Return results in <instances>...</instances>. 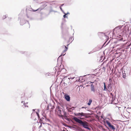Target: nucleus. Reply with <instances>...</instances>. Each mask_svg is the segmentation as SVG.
I'll return each mask as SVG.
<instances>
[{
  "label": "nucleus",
  "mask_w": 131,
  "mask_h": 131,
  "mask_svg": "<svg viewBox=\"0 0 131 131\" xmlns=\"http://www.w3.org/2000/svg\"><path fill=\"white\" fill-rule=\"evenodd\" d=\"M73 119L76 122L81 124L84 128L88 129H90V128L87 127L88 126V123L84 121V122L78 119L76 117H74L73 118Z\"/></svg>",
  "instance_id": "f257e3e1"
},
{
  "label": "nucleus",
  "mask_w": 131,
  "mask_h": 131,
  "mask_svg": "<svg viewBox=\"0 0 131 131\" xmlns=\"http://www.w3.org/2000/svg\"><path fill=\"white\" fill-rule=\"evenodd\" d=\"M105 122L107 124L110 128L112 129L114 131L115 130V127L113 125H112L108 121H106Z\"/></svg>",
  "instance_id": "f03ea898"
},
{
  "label": "nucleus",
  "mask_w": 131,
  "mask_h": 131,
  "mask_svg": "<svg viewBox=\"0 0 131 131\" xmlns=\"http://www.w3.org/2000/svg\"><path fill=\"white\" fill-rule=\"evenodd\" d=\"M65 98L67 101H70V97L69 95H65Z\"/></svg>",
  "instance_id": "7ed1b4c3"
},
{
  "label": "nucleus",
  "mask_w": 131,
  "mask_h": 131,
  "mask_svg": "<svg viewBox=\"0 0 131 131\" xmlns=\"http://www.w3.org/2000/svg\"><path fill=\"white\" fill-rule=\"evenodd\" d=\"M48 2H44L42 3V5L43 7H44L47 5Z\"/></svg>",
  "instance_id": "20e7f679"
},
{
  "label": "nucleus",
  "mask_w": 131,
  "mask_h": 131,
  "mask_svg": "<svg viewBox=\"0 0 131 131\" xmlns=\"http://www.w3.org/2000/svg\"><path fill=\"white\" fill-rule=\"evenodd\" d=\"M91 90L92 91L95 92V89L93 85L92 84L91 86Z\"/></svg>",
  "instance_id": "39448f33"
},
{
  "label": "nucleus",
  "mask_w": 131,
  "mask_h": 131,
  "mask_svg": "<svg viewBox=\"0 0 131 131\" xmlns=\"http://www.w3.org/2000/svg\"><path fill=\"white\" fill-rule=\"evenodd\" d=\"M122 27L121 26H119L117 27H116L114 29V30L120 29Z\"/></svg>",
  "instance_id": "423d86ee"
},
{
  "label": "nucleus",
  "mask_w": 131,
  "mask_h": 131,
  "mask_svg": "<svg viewBox=\"0 0 131 131\" xmlns=\"http://www.w3.org/2000/svg\"><path fill=\"white\" fill-rule=\"evenodd\" d=\"M92 102V100L91 99H90L89 100V101L88 103V105H91V103Z\"/></svg>",
  "instance_id": "0eeeda50"
},
{
  "label": "nucleus",
  "mask_w": 131,
  "mask_h": 131,
  "mask_svg": "<svg viewBox=\"0 0 131 131\" xmlns=\"http://www.w3.org/2000/svg\"><path fill=\"white\" fill-rule=\"evenodd\" d=\"M78 131H85L84 130L80 128H78L77 129Z\"/></svg>",
  "instance_id": "6e6552de"
},
{
  "label": "nucleus",
  "mask_w": 131,
  "mask_h": 131,
  "mask_svg": "<svg viewBox=\"0 0 131 131\" xmlns=\"http://www.w3.org/2000/svg\"><path fill=\"white\" fill-rule=\"evenodd\" d=\"M125 71H124V73H123V78L125 79L126 77V74L125 73Z\"/></svg>",
  "instance_id": "1a4fd4ad"
},
{
  "label": "nucleus",
  "mask_w": 131,
  "mask_h": 131,
  "mask_svg": "<svg viewBox=\"0 0 131 131\" xmlns=\"http://www.w3.org/2000/svg\"><path fill=\"white\" fill-rule=\"evenodd\" d=\"M104 91H105L106 90L107 88H106V85H105V82L104 83Z\"/></svg>",
  "instance_id": "9d476101"
},
{
  "label": "nucleus",
  "mask_w": 131,
  "mask_h": 131,
  "mask_svg": "<svg viewBox=\"0 0 131 131\" xmlns=\"http://www.w3.org/2000/svg\"><path fill=\"white\" fill-rule=\"evenodd\" d=\"M75 115L76 116H81V113H78L75 114Z\"/></svg>",
  "instance_id": "9b49d317"
},
{
  "label": "nucleus",
  "mask_w": 131,
  "mask_h": 131,
  "mask_svg": "<svg viewBox=\"0 0 131 131\" xmlns=\"http://www.w3.org/2000/svg\"><path fill=\"white\" fill-rule=\"evenodd\" d=\"M42 9H43V8H39L38 9H37L36 10H33V11L34 12L38 10H40V11H41L42 10Z\"/></svg>",
  "instance_id": "f8f14e48"
},
{
  "label": "nucleus",
  "mask_w": 131,
  "mask_h": 131,
  "mask_svg": "<svg viewBox=\"0 0 131 131\" xmlns=\"http://www.w3.org/2000/svg\"><path fill=\"white\" fill-rule=\"evenodd\" d=\"M66 48V49L64 50L63 52L64 53L67 50L68 48L66 47L65 46H64Z\"/></svg>",
  "instance_id": "ddd939ff"
},
{
  "label": "nucleus",
  "mask_w": 131,
  "mask_h": 131,
  "mask_svg": "<svg viewBox=\"0 0 131 131\" xmlns=\"http://www.w3.org/2000/svg\"><path fill=\"white\" fill-rule=\"evenodd\" d=\"M64 14H65V15H63V17L64 18H66V17H67L66 16V15H67L68 14H69V13H67L66 14L65 13H64Z\"/></svg>",
  "instance_id": "4468645a"
},
{
  "label": "nucleus",
  "mask_w": 131,
  "mask_h": 131,
  "mask_svg": "<svg viewBox=\"0 0 131 131\" xmlns=\"http://www.w3.org/2000/svg\"><path fill=\"white\" fill-rule=\"evenodd\" d=\"M58 113H59L61 115V111L59 109L58 111Z\"/></svg>",
  "instance_id": "2eb2a0df"
},
{
  "label": "nucleus",
  "mask_w": 131,
  "mask_h": 131,
  "mask_svg": "<svg viewBox=\"0 0 131 131\" xmlns=\"http://www.w3.org/2000/svg\"><path fill=\"white\" fill-rule=\"evenodd\" d=\"M85 116V114L84 113H81V116Z\"/></svg>",
  "instance_id": "dca6fc26"
},
{
  "label": "nucleus",
  "mask_w": 131,
  "mask_h": 131,
  "mask_svg": "<svg viewBox=\"0 0 131 131\" xmlns=\"http://www.w3.org/2000/svg\"><path fill=\"white\" fill-rule=\"evenodd\" d=\"M65 54H66V53H65L64 54H61V55L60 56H62V55L64 56V55Z\"/></svg>",
  "instance_id": "f3484780"
},
{
  "label": "nucleus",
  "mask_w": 131,
  "mask_h": 131,
  "mask_svg": "<svg viewBox=\"0 0 131 131\" xmlns=\"http://www.w3.org/2000/svg\"><path fill=\"white\" fill-rule=\"evenodd\" d=\"M24 105L25 106H27V107H28V105H26V104L25 103L24 104Z\"/></svg>",
  "instance_id": "a211bd4d"
},
{
  "label": "nucleus",
  "mask_w": 131,
  "mask_h": 131,
  "mask_svg": "<svg viewBox=\"0 0 131 131\" xmlns=\"http://www.w3.org/2000/svg\"><path fill=\"white\" fill-rule=\"evenodd\" d=\"M42 126V124H41V125L40 126H39V128H40V127Z\"/></svg>",
  "instance_id": "6ab92c4d"
},
{
  "label": "nucleus",
  "mask_w": 131,
  "mask_h": 131,
  "mask_svg": "<svg viewBox=\"0 0 131 131\" xmlns=\"http://www.w3.org/2000/svg\"><path fill=\"white\" fill-rule=\"evenodd\" d=\"M74 77L73 78H70V79H73L74 78Z\"/></svg>",
  "instance_id": "aec40b11"
},
{
  "label": "nucleus",
  "mask_w": 131,
  "mask_h": 131,
  "mask_svg": "<svg viewBox=\"0 0 131 131\" xmlns=\"http://www.w3.org/2000/svg\"><path fill=\"white\" fill-rule=\"evenodd\" d=\"M37 116H38V117H39V115L38 114V113H37Z\"/></svg>",
  "instance_id": "412c9836"
},
{
  "label": "nucleus",
  "mask_w": 131,
  "mask_h": 131,
  "mask_svg": "<svg viewBox=\"0 0 131 131\" xmlns=\"http://www.w3.org/2000/svg\"><path fill=\"white\" fill-rule=\"evenodd\" d=\"M26 105H27L28 104V102L26 103Z\"/></svg>",
  "instance_id": "4be33fe9"
},
{
  "label": "nucleus",
  "mask_w": 131,
  "mask_h": 131,
  "mask_svg": "<svg viewBox=\"0 0 131 131\" xmlns=\"http://www.w3.org/2000/svg\"><path fill=\"white\" fill-rule=\"evenodd\" d=\"M64 5V4H62V5H61V6H62L63 5Z\"/></svg>",
  "instance_id": "5701e85b"
},
{
  "label": "nucleus",
  "mask_w": 131,
  "mask_h": 131,
  "mask_svg": "<svg viewBox=\"0 0 131 131\" xmlns=\"http://www.w3.org/2000/svg\"><path fill=\"white\" fill-rule=\"evenodd\" d=\"M23 101H21V103H23Z\"/></svg>",
  "instance_id": "b1692460"
},
{
  "label": "nucleus",
  "mask_w": 131,
  "mask_h": 131,
  "mask_svg": "<svg viewBox=\"0 0 131 131\" xmlns=\"http://www.w3.org/2000/svg\"><path fill=\"white\" fill-rule=\"evenodd\" d=\"M6 17V16H5V18Z\"/></svg>",
  "instance_id": "393cba45"
},
{
  "label": "nucleus",
  "mask_w": 131,
  "mask_h": 131,
  "mask_svg": "<svg viewBox=\"0 0 131 131\" xmlns=\"http://www.w3.org/2000/svg\"><path fill=\"white\" fill-rule=\"evenodd\" d=\"M84 108V107H82V108Z\"/></svg>",
  "instance_id": "a878e982"
},
{
  "label": "nucleus",
  "mask_w": 131,
  "mask_h": 131,
  "mask_svg": "<svg viewBox=\"0 0 131 131\" xmlns=\"http://www.w3.org/2000/svg\"><path fill=\"white\" fill-rule=\"evenodd\" d=\"M35 111L34 110H33V111Z\"/></svg>",
  "instance_id": "bb28decb"
},
{
  "label": "nucleus",
  "mask_w": 131,
  "mask_h": 131,
  "mask_svg": "<svg viewBox=\"0 0 131 131\" xmlns=\"http://www.w3.org/2000/svg\"><path fill=\"white\" fill-rule=\"evenodd\" d=\"M60 9H61V10L62 9V8H60Z\"/></svg>",
  "instance_id": "cd10ccee"
},
{
  "label": "nucleus",
  "mask_w": 131,
  "mask_h": 131,
  "mask_svg": "<svg viewBox=\"0 0 131 131\" xmlns=\"http://www.w3.org/2000/svg\"><path fill=\"white\" fill-rule=\"evenodd\" d=\"M69 45V44H68V45H67V46H68Z\"/></svg>",
  "instance_id": "c85d7f7f"
}]
</instances>
